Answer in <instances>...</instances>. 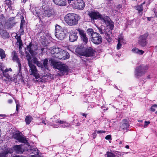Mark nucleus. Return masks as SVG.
Returning <instances> with one entry per match:
<instances>
[{
    "label": "nucleus",
    "instance_id": "1",
    "mask_svg": "<svg viewBox=\"0 0 157 157\" xmlns=\"http://www.w3.org/2000/svg\"><path fill=\"white\" fill-rule=\"evenodd\" d=\"M26 58L28 61V65L30 68L29 71L30 75H33L35 77L36 79V81H41L39 71L37 70L36 66L33 63V62L34 64H36L38 67H42V63L35 57H33V59H32L29 54L26 55Z\"/></svg>",
    "mask_w": 157,
    "mask_h": 157
},
{
    "label": "nucleus",
    "instance_id": "2",
    "mask_svg": "<svg viewBox=\"0 0 157 157\" xmlns=\"http://www.w3.org/2000/svg\"><path fill=\"white\" fill-rule=\"evenodd\" d=\"M88 15L91 18V21H94L95 20H100L101 22L105 25L107 27L111 30L113 29L114 25L113 22L108 16L100 14L97 12L91 11L89 13Z\"/></svg>",
    "mask_w": 157,
    "mask_h": 157
},
{
    "label": "nucleus",
    "instance_id": "3",
    "mask_svg": "<svg viewBox=\"0 0 157 157\" xmlns=\"http://www.w3.org/2000/svg\"><path fill=\"white\" fill-rule=\"evenodd\" d=\"M80 17L78 15L69 13L66 15L64 17V20L69 25L73 26L76 25Z\"/></svg>",
    "mask_w": 157,
    "mask_h": 157
},
{
    "label": "nucleus",
    "instance_id": "4",
    "mask_svg": "<svg viewBox=\"0 0 157 157\" xmlns=\"http://www.w3.org/2000/svg\"><path fill=\"white\" fill-rule=\"evenodd\" d=\"M51 65L54 68L59 70L63 74L66 73L68 70L67 66L65 64L59 62H56L53 59H51Z\"/></svg>",
    "mask_w": 157,
    "mask_h": 157
},
{
    "label": "nucleus",
    "instance_id": "5",
    "mask_svg": "<svg viewBox=\"0 0 157 157\" xmlns=\"http://www.w3.org/2000/svg\"><path fill=\"white\" fill-rule=\"evenodd\" d=\"M0 70L2 72L3 75L6 78V79L4 80L5 81H13L15 82L17 80L16 78V75H14L13 77L9 73V71H12V70L11 68H6L5 70L1 67H0Z\"/></svg>",
    "mask_w": 157,
    "mask_h": 157
},
{
    "label": "nucleus",
    "instance_id": "6",
    "mask_svg": "<svg viewBox=\"0 0 157 157\" xmlns=\"http://www.w3.org/2000/svg\"><path fill=\"white\" fill-rule=\"evenodd\" d=\"M147 69V67L143 65L136 67L135 71V76L137 78H139L145 73Z\"/></svg>",
    "mask_w": 157,
    "mask_h": 157
},
{
    "label": "nucleus",
    "instance_id": "7",
    "mask_svg": "<svg viewBox=\"0 0 157 157\" xmlns=\"http://www.w3.org/2000/svg\"><path fill=\"white\" fill-rule=\"evenodd\" d=\"M12 54L13 60L14 61L17 63L18 64V75L19 76H21V77L22 73L21 72V65L19 62V60L18 58L17 54L15 51H14L12 52Z\"/></svg>",
    "mask_w": 157,
    "mask_h": 157
},
{
    "label": "nucleus",
    "instance_id": "8",
    "mask_svg": "<svg viewBox=\"0 0 157 157\" xmlns=\"http://www.w3.org/2000/svg\"><path fill=\"white\" fill-rule=\"evenodd\" d=\"M91 40L94 44H98L101 43L102 38L99 34L96 33L93 34Z\"/></svg>",
    "mask_w": 157,
    "mask_h": 157
},
{
    "label": "nucleus",
    "instance_id": "9",
    "mask_svg": "<svg viewBox=\"0 0 157 157\" xmlns=\"http://www.w3.org/2000/svg\"><path fill=\"white\" fill-rule=\"evenodd\" d=\"M85 4L82 0H77L73 4V6L75 9L82 10L85 7Z\"/></svg>",
    "mask_w": 157,
    "mask_h": 157
},
{
    "label": "nucleus",
    "instance_id": "10",
    "mask_svg": "<svg viewBox=\"0 0 157 157\" xmlns=\"http://www.w3.org/2000/svg\"><path fill=\"white\" fill-rule=\"evenodd\" d=\"M148 36L147 34H145L140 36L138 42V44L142 47H145L147 44V42L146 41V39Z\"/></svg>",
    "mask_w": 157,
    "mask_h": 157
},
{
    "label": "nucleus",
    "instance_id": "11",
    "mask_svg": "<svg viewBox=\"0 0 157 157\" xmlns=\"http://www.w3.org/2000/svg\"><path fill=\"white\" fill-rule=\"evenodd\" d=\"M94 52V51L91 47H89L86 48L83 52H82L81 55L88 57L92 56Z\"/></svg>",
    "mask_w": 157,
    "mask_h": 157
},
{
    "label": "nucleus",
    "instance_id": "12",
    "mask_svg": "<svg viewBox=\"0 0 157 157\" xmlns=\"http://www.w3.org/2000/svg\"><path fill=\"white\" fill-rule=\"evenodd\" d=\"M77 30L78 32L81 40L85 44H86L88 41V38L86 36L85 32L83 30L80 29H78Z\"/></svg>",
    "mask_w": 157,
    "mask_h": 157
},
{
    "label": "nucleus",
    "instance_id": "13",
    "mask_svg": "<svg viewBox=\"0 0 157 157\" xmlns=\"http://www.w3.org/2000/svg\"><path fill=\"white\" fill-rule=\"evenodd\" d=\"M13 137L15 139L18 140L19 142L22 143L27 144L28 143L27 139L24 137L21 136L19 134L16 133L14 134Z\"/></svg>",
    "mask_w": 157,
    "mask_h": 157
},
{
    "label": "nucleus",
    "instance_id": "14",
    "mask_svg": "<svg viewBox=\"0 0 157 157\" xmlns=\"http://www.w3.org/2000/svg\"><path fill=\"white\" fill-rule=\"evenodd\" d=\"M77 32L75 30H71L70 32L69 36V40L71 42H74L78 38L77 35Z\"/></svg>",
    "mask_w": 157,
    "mask_h": 157
},
{
    "label": "nucleus",
    "instance_id": "15",
    "mask_svg": "<svg viewBox=\"0 0 157 157\" xmlns=\"http://www.w3.org/2000/svg\"><path fill=\"white\" fill-rule=\"evenodd\" d=\"M129 126L128 122L126 120H123L120 123V128L122 129L127 130Z\"/></svg>",
    "mask_w": 157,
    "mask_h": 157
},
{
    "label": "nucleus",
    "instance_id": "16",
    "mask_svg": "<svg viewBox=\"0 0 157 157\" xmlns=\"http://www.w3.org/2000/svg\"><path fill=\"white\" fill-rule=\"evenodd\" d=\"M33 48V45L31 43H30L27 46V48H25V50L28 51L31 54V55L33 56H35L36 54V52H34V51L32 49Z\"/></svg>",
    "mask_w": 157,
    "mask_h": 157
},
{
    "label": "nucleus",
    "instance_id": "17",
    "mask_svg": "<svg viewBox=\"0 0 157 157\" xmlns=\"http://www.w3.org/2000/svg\"><path fill=\"white\" fill-rule=\"evenodd\" d=\"M63 50L60 48V51L59 52L56 53L54 56H53V57H54L59 59H62L63 60L65 59V58H63Z\"/></svg>",
    "mask_w": 157,
    "mask_h": 157
},
{
    "label": "nucleus",
    "instance_id": "18",
    "mask_svg": "<svg viewBox=\"0 0 157 157\" xmlns=\"http://www.w3.org/2000/svg\"><path fill=\"white\" fill-rule=\"evenodd\" d=\"M56 37L60 40H63L65 37V34L64 31H61L59 33L55 34Z\"/></svg>",
    "mask_w": 157,
    "mask_h": 157
},
{
    "label": "nucleus",
    "instance_id": "19",
    "mask_svg": "<svg viewBox=\"0 0 157 157\" xmlns=\"http://www.w3.org/2000/svg\"><path fill=\"white\" fill-rule=\"evenodd\" d=\"M54 3L57 5L63 6L66 5V0H53Z\"/></svg>",
    "mask_w": 157,
    "mask_h": 157
},
{
    "label": "nucleus",
    "instance_id": "20",
    "mask_svg": "<svg viewBox=\"0 0 157 157\" xmlns=\"http://www.w3.org/2000/svg\"><path fill=\"white\" fill-rule=\"evenodd\" d=\"M60 48H59L52 47L51 48L49 49L50 53L52 55V56H54L55 55L59 52L60 51Z\"/></svg>",
    "mask_w": 157,
    "mask_h": 157
},
{
    "label": "nucleus",
    "instance_id": "21",
    "mask_svg": "<svg viewBox=\"0 0 157 157\" xmlns=\"http://www.w3.org/2000/svg\"><path fill=\"white\" fill-rule=\"evenodd\" d=\"M60 48H59L52 47L51 48L49 49L50 53L52 55V56H54L55 55L59 52L60 51Z\"/></svg>",
    "mask_w": 157,
    "mask_h": 157
},
{
    "label": "nucleus",
    "instance_id": "22",
    "mask_svg": "<svg viewBox=\"0 0 157 157\" xmlns=\"http://www.w3.org/2000/svg\"><path fill=\"white\" fill-rule=\"evenodd\" d=\"M135 8L136 10L138 11V14L141 16L143 14V8L142 4L137 6L135 7Z\"/></svg>",
    "mask_w": 157,
    "mask_h": 157
},
{
    "label": "nucleus",
    "instance_id": "23",
    "mask_svg": "<svg viewBox=\"0 0 157 157\" xmlns=\"http://www.w3.org/2000/svg\"><path fill=\"white\" fill-rule=\"evenodd\" d=\"M43 15H45L46 16H45V17H47L48 18L53 15V10L49 9L47 10H45L44 11L43 13Z\"/></svg>",
    "mask_w": 157,
    "mask_h": 157
},
{
    "label": "nucleus",
    "instance_id": "24",
    "mask_svg": "<svg viewBox=\"0 0 157 157\" xmlns=\"http://www.w3.org/2000/svg\"><path fill=\"white\" fill-rule=\"evenodd\" d=\"M0 34L4 39L8 38L9 36V34L4 29L0 31Z\"/></svg>",
    "mask_w": 157,
    "mask_h": 157
},
{
    "label": "nucleus",
    "instance_id": "25",
    "mask_svg": "<svg viewBox=\"0 0 157 157\" xmlns=\"http://www.w3.org/2000/svg\"><path fill=\"white\" fill-rule=\"evenodd\" d=\"M13 148L17 153L19 154L23 153V150L21 148V145H16Z\"/></svg>",
    "mask_w": 157,
    "mask_h": 157
},
{
    "label": "nucleus",
    "instance_id": "26",
    "mask_svg": "<svg viewBox=\"0 0 157 157\" xmlns=\"http://www.w3.org/2000/svg\"><path fill=\"white\" fill-rule=\"evenodd\" d=\"M132 51L133 53L140 55H142L144 53V51L141 50H140L136 48H133L132 49Z\"/></svg>",
    "mask_w": 157,
    "mask_h": 157
},
{
    "label": "nucleus",
    "instance_id": "27",
    "mask_svg": "<svg viewBox=\"0 0 157 157\" xmlns=\"http://www.w3.org/2000/svg\"><path fill=\"white\" fill-rule=\"evenodd\" d=\"M32 11L33 14L36 16H38L40 12V9L39 7H36L35 8H32Z\"/></svg>",
    "mask_w": 157,
    "mask_h": 157
},
{
    "label": "nucleus",
    "instance_id": "28",
    "mask_svg": "<svg viewBox=\"0 0 157 157\" xmlns=\"http://www.w3.org/2000/svg\"><path fill=\"white\" fill-rule=\"evenodd\" d=\"M48 60L45 59L43 60V64L42 63V67H40L42 68H43L46 69H48Z\"/></svg>",
    "mask_w": 157,
    "mask_h": 157
},
{
    "label": "nucleus",
    "instance_id": "29",
    "mask_svg": "<svg viewBox=\"0 0 157 157\" xmlns=\"http://www.w3.org/2000/svg\"><path fill=\"white\" fill-rule=\"evenodd\" d=\"M17 40V44L19 46V49H21V46L22 45V41L21 39V37L18 36H15Z\"/></svg>",
    "mask_w": 157,
    "mask_h": 157
},
{
    "label": "nucleus",
    "instance_id": "30",
    "mask_svg": "<svg viewBox=\"0 0 157 157\" xmlns=\"http://www.w3.org/2000/svg\"><path fill=\"white\" fill-rule=\"evenodd\" d=\"M45 16H46V15H43V13H42L41 14L40 13L38 16L39 17V19L41 22H43L45 21L44 19H46L47 18V17H45Z\"/></svg>",
    "mask_w": 157,
    "mask_h": 157
},
{
    "label": "nucleus",
    "instance_id": "31",
    "mask_svg": "<svg viewBox=\"0 0 157 157\" xmlns=\"http://www.w3.org/2000/svg\"><path fill=\"white\" fill-rule=\"evenodd\" d=\"M55 30L56 32L55 33H59L61 31H63V29H62L61 27L58 25H56L55 26Z\"/></svg>",
    "mask_w": 157,
    "mask_h": 157
},
{
    "label": "nucleus",
    "instance_id": "32",
    "mask_svg": "<svg viewBox=\"0 0 157 157\" xmlns=\"http://www.w3.org/2000/svg\"><path fill=\"white\" fill-rule=\"evenodd\" d=\"M0 56L1 59L5 58L6 54L4 51L2 49L0 48Z\"/></svg>",
    "mask_w": 157,
    "mask_h": 157
},
{
    "label": "nucleus",
    "instance_id": "33",
    "mask_svg": "<svg viewBox=\"0 0 157 157\" xmlns=\"http://www.w3.org/2000/svg\"><path fill=\"white\" fill-rule=\"evenodd\" d=\"M32 119V117L30 116H27L26 117L25 121L26 124H30Z\"/></svg>",
    "mask_w": 157,
    "mask_h": 157
},
{
    "label": "nucleus",
    "instance_id": "34",
    "mask_svg": "<svg viewBox=\"0 0 157 157\" xmlns=\"http://www.w3.org/2000/svg\"><path fill=\"white\" fill-rule=\"evenodd\" d=\"M118 42L124 43V39L123 36L122 35H120L118 38Z\"/></svg>",
    "mask_w": 157,
    "mask_h": 157
},
{
    "label": "nucleus",
    "instance_id": "35",
    "mask_svg": "<svg viewBox=\"0 0 157 157\" xmlns=\"http://www.w3.org/2000/svg\"><path fill=\"white\" fill-rule=\"evenodd\" d=\"M63 58H65V59H68L69 57V54L68 53L63 50Z\"/></svg>",
    "mask_w": 157,
    "mask_h": 157
},
{
    "label": "nucleus",
    "instance_id": "36",
    "mask_svg": "<svg viewBox=\"0 0 157 157\" xmlns=\"http://www.w3.org/2000/svg\"><path fill=\"white\" fill-rule=\"evenodd\" d=\"M87 33L89 35H91V37L92 36L93 34L94 33H97L94 32L93 31V29H88L87 30Z\"/></svg>",
    "mask_w": 157,
    "mask_h": 157
},
{
    "label": "nucleus",
    "instance_id": "37",
    "mask_svg": "<svg viewBox=\"0 0 157 157\" xmlns=\"http://www.w3.org/2000/svg\"><path fill=\"white\" fill-rule=\"evenodd\" d=\"M60 124H64L63 125L62 127L64 128L68 126L69 124L63 121H60L59 120V122Z\"/></svg>",
    "mask_w": 157,
    "mask_h": 157
},
{
    "label": "nucleus",
    "instance_id": "38",
    "mask_svg": "<svg viewBox=\"0 0 157 157\" xmlns=\"http://www.w3.org/2000/svg\"><path fill=\"white\" fill-rule=\"evenodd\" d=\"M157 109V105L155 104L153 105L151 107V110L152 112L155 111Z\"/></svg>",
    "mask_w": 157,
    "mask_h": 157
},
{
    "label": "nucleus",
    "instance_id": "39",
    "mask_svg": "<svg viewBox=\"0 0 157 157\" xmlns=\"http://www.w3.org/2000/svg\"><path fill=\"white\" fill-rule=\"evenodd\" d=\"M3 18H4V17H1V18H0V21H1V19H3ZM3 29V25L2 23H1V22H0V31H1Z\"/></svg>",
    "mask_w": 157,
    "mask_h": 157
},
{
    "label": "nucleus",
    "instance_id": "40",
    "mask_svg": "<svg viewBox=\"0 0 157 157\" xmlns=\"http://www.w3.org/2000/svg\"><path fill=\"white\" fill-rule=\"evenodd\" d=\"M109 33L107 32H106V33H105V35L106 36V38L107 39H109L110 38V35L109 34Z\"/></svg>",
    "mask_w": 157,
    "mask_h": 157
},
{
    "label": "nucleus",
    "instance_id": "41",
    "mask_svg": "<svg viewBox=\"0 0 157 157\" xmlns=\"http://www.w3.org/2000/svg\"><path fill=\"white\" fill-rule=\"evenodd\" d=\"M109 33L107 32H106V33H105V35L106 36V38L107 39H109L110 38V35L109 34Z\"/></svg>",
    "mask_w": 157,
    "mask_h": 157
},
{
    "label": "nucleus",
    "instance_id": "42",
    "mask_svg": "<svg viewBox=\"0 0 157 157\" xmlns=\"http://www.w3.org/2000/svg\"><path fill=\"white\" fill-rule=\"evenodd\" d=\"M121 43L118 42V44L117 46V49L118 50L120 49L121 47Z\"/></svg>",
    "mask_w": 157,
    "mask_h": 157
},
{
    "label": "nucleus",
    "instance_id": "43",
    "mask_svg": "<svg viewBox=\"0 0 157 157\" xmlns=\"http://www.w3.org/2000/svg\"><path fill=\"white\" fill-rule=\"evenodd\" d=\"M69 3H72L71 4L73 5V3H75L77 0H68Z\"/></svg>",
    "mask_w": 157,
    "mask_h": 157
},
{
    "label": "nucleus",
    "instance_id": "44",
    "mask_svg": "<svg viewBox=\"0 0 157 157\" xmlns=\"http://www.w3.org/2000/svg\"><path fill=\"white\" fill-rule=\"evenodd\" d=\"M52 121L53 122L57 123L59 122V120L57 119L56 118H54L53 120Z\"/></svg>",
    "mask_w": 157,
    "mask_h": 157
},
{
    "label": "nucleus",
    "instance_id": "45",
    "mask_svg": "<svg viewBox=\"0 0 157 157\" xmlns=\"http://www.w3.org/2000/svg\"><path fill=\"white\" fill-rule=\"evenodd\" d=\"M20 32L21 33H23L24 32L23 26H20Z\"/></svg>",
    "mask_w": 157,
    "mask_h": 157
},
{
    "label": "nucleus",
    "instance_id": "46",
    "mask_svg": "<svg viewBox=\"0 0 157 157\" xmlns=\"http://www.w3.org/2000/svg\"><path fill=\"white\" fill-rule=\"evenodd\" d=\"M105 138L106 140L111 139V135H107L106 136Z\"/></svg>",
    "mask_w": 157,
    "mask_h": 157
},
{
    "label": "nucleus",
    "instance_id": "47",
    "mask_svg": "<svg viewBox=\"0 0 157 157\" xmlns=\"http://www.w3.org/2000/svg\"><path fill=\"white\" fill-rule=\"evenodd\" d=\"M150 123V122L149 121H145V124H144V127H146Z\"/></svg>",
    "mask_w": 157,
    "mask_h": 157
},
{
    "label": "nucleus",
    "instance_id": "48",
    "mask_svg": "<svg viewBox=\"0 0 157 157\" xmlns=\"http://www.w3.org/2000/svg\"><path fill=\"white\" fill-rule=\"evenodd\" d=\"M25 20H22L21 21L20 26H23L25 24Z\"/></svg>",
    "mask_w": 157,
    "mask_h": 157
},
{
    "label": "nucleus",
    "instance_id": "49",
    "mask_svg": "<svg viewBox=\"0 0 157 157\" xmlns=\"http://www.w3.org/2000/svg\"><path fill=\"white\" fill-rule=\"evenodd\" d=\"M96 132L98 133H105V131H103V130H100V131H97V130H96Z\"/></svg>",
    "mask_w": 157,
    "mask_h": 157
},
{
    "label": "nucleus",
    "instance_id": "50",
    "mask_svg": "<svg viewBox=\"0 0 157 157\" xmlns=\"http://www.w3.org/2000/svg\"><path fill=\"white\" fill-rule=\"evenodd\" d=\"M96 131H95L93 134V138L94 139L96 136Z\"/></svg>",
    "mask_w": 157,
    "mask_h": 157
},
{
    "label": "nucleus",
    "instance_id": "51",
    "mask_svg": "<svg viewBox=\"0 0 157 157\" xmlns=\"http://www.w3.org/2000/svg\"><path fill=\"white\" fill-rule=\"evenodd\" d=\"M115 155H116V157H119V156H121V154L119 152L115 153Z\"/></svg>",
    "mask_w": 157,
    "mask_h": 157
},
{
    "label": "nucleus",
    "instance_id": "52",
    "mask_svg": "<svg viewBox=\"0 0 157 157\" xmlns=\"http://www.w3.org/2000/svg\"><path fill=\"white\" fill-rule=\"evenodd\" d=\"M19 106V103H17L16 104V110L18 111V107Z\"/></svg>",
    "mask_w": 157,
    "mask_h": 157
},
{
    "label": "nucleus",
    "instance_id": "53",
    "mask_svg": "<svg viewBox=\"0 0 157 157\" xmlns=\"http://www.w3.org/2000/svg\"><path fill=\"white\" fill-rule=\"evenodd\" d=\"M13 102V100L12 99H9L8 101V102L9 104H11Z\"/></svg>",
    "mask_w": 157,
    "mask_h": 157
},
{
    "label": "nucleus",
    "instance_id": "54",
    "mask_svg": "<svg viewBox=\"0 0 157 157\" xmlns=\"http://www.w3.org/2000/svg\"><path fill=\"white\" fill-rule=\"evenodd\" d=\"M41 121L42 123L44 124H46V123L45 122V121L44 119H42L41 120Z\"/></svg>",
    "mask_w": 157,
    "mask_h": 157
},
{
    "label": "nucleus",
    "instance_id": "55",
    "mask_svg": "<svg viewBox=\"0 0 157 157\" xmlns=\"http://www.w3.org/2000/svg\"><path fill=\"white\" fill-rule=\"evenodd\" d=\"M98 30H99V32L101 34H102L103 33L102 29H101L98 28Z\"/></svg>",
    "mask_w": 157,
    "mask_h": 157
},
{
    "label": "nucleus",
    "instance_id": "56",
    "mask_svg": "<svg viewBox=\"0 0 157 157\" xmlns=\"http://www.w3.org/2000/svg\"><path fill=\"white\" fill-rule=\"evenodd\" d=\"M35 151H36V153L37 154H38L39 153V152H38V150L37 148H35Z\"/></svg>",
    "mask_w": 157,
    "mask_h": 157
},
{
    "label": "nucleus",
    "instance_id": "57",
    "mask_svg": "<svg viewBox=\"0 0 157 157\" xmlns=\"http://www.w3.org/2000/svg\"><path fill=\"white\" fill-rule=\"evenodd\" d=\"M6 115H4V114H0V116L1 117H4V116H6Z\"/></svg>",
    "mask_w": 157,
    "mask_h": 157
},
{
    "label": "nucleus",
    "instance_id": "58",
    "mask_svg": "<svg viewBox=\"0 0 157 157\" xmlns=\"http://www.w3.org/2000/svg\"><path fill=\"white\" fill-rule=\"evenodd\" d=\"M26 0H22V2L25 3L26 2Z\"/></svg>",
    "mask_w": 157,
    "mask_h": 157
},
{
    "label": "nucleus",
    "instance_id": "59",
    "mask_svg": "<svg viewBox=\"0 0 157 157\" xmlns=\"http://www.w3.org/2000/svg\"><path fill=\"white\" fill-rule=\"evenodd\" d=\"M82 116H85V117H86V114L83 113H82Z\"/></svg>",
    "mask_w": 157,
    "mask_h": 157
},
{
    "label": "nucleus",
    "instance_id": "60",
    "mask_svg": "<svg viewBox=\"0 0 157 157\" xmlns=\"http://www.w3.org/2000/svg\"><path fill=\"white\" fill-rule=\"evenodd\" d=\"M125 147H126V148H129V146H128V145H126V146H125Z\"/></svg>",
    "mask_w": 157,
    "mask_h": 157
},
{
    "label": "nucleus",
    "instance_id": "61",
    "mask_svg": "<svg viewBox=\"0 0 157 157\" xmlns=\"http://www.w3.org/2000/svg\"><path fill=\"white\" fill-rule=\"evenodd\" d=\"M147 20L148 21H150L151 20V18L149 17H147Z\"/></svg>",
    "mask_w": 157,
    "mask_h": 157
},
{
    "label": "nucleus",
    "instance_id": "62",
    "mask_svg": "<svg viewBox=\"0 0 157 157\" xmlns=\"http://www.w3.org/2000/svg\"><path fill=\"white\" fill-rule=\"evenodd\" d=\"M155 15L156 17H157V12H155Z\"/></svg>",
    "mask_w": 157,
    "mask_h": 157
},
{
    "label": "nucleus",
    "instance_id": "63",
    "mask_svg": "<svg viewBox=\"0 0 157 157\" xmlns=\"http://www.w3.org/2000/svg\"><path fill=\"white\" fill-rule=\"evenodd\" d=\"M15 102H16V104H17V103H19V102H18V101H16H16H15Z\"/></svg>",
    "mask_w": 157,
    "mask_h": 157
},
{
    "label": "nucleus",
    "instance_id": "64",
    "mask_svg": "<svg viewBox=\"0 0 157 157\" xmlns=\"http://www.w3.org/2000/svg\"><path fill=\"white\" fill-rule=\"evenodd\" d=\"M138 121L139 122H143V120H138Z\"/></svg>",
    "mask_w": 157,
    "mask_h": 157
}]
</instances>
